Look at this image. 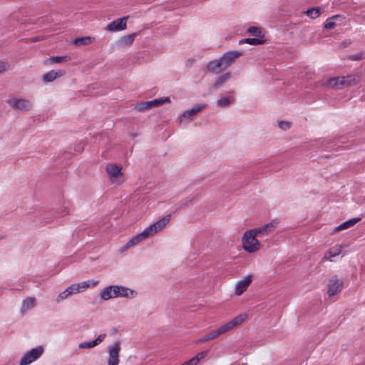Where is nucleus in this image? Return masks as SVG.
Instances as JSON below:
<instances>
[{
    "instance_id": "nucleus-1",
    "label": "nucleus",
    "mask_w": 365,
    "mask_h": 365,
    "mask_svg": "<svg viewBox=\"0 0 365 365\" xmlns=\"http://www.w3.org/2000/svg\"><path fill=\"white\" fill-rule=\"evenodd\" d=\"M279 223V220L273 219L262 226L246 230L242 236V249L250 254L259 251L262 245L257 238L267 236L276 229Z\"/></svg>"
},
{
    "instance_id": "nucleus-2",
    "label": "nucleus",
    "mask_w": 365,
    "mask_h": 365,
    "mask_svg": "<svg viewBox=\"0 0 365 365\" xmlns=\"http://www.w3.org/2000/svg\"><path fill=\"white\" fill-rule=\"evenodd\" d=\"M170 215H166L160 219L155 223L150 225L144 229L140 233L133 236L130 238L127 243L120 249V252H126L132 247L139 245L143 241L153 237L160 231H161L170 222Z\"/></svg>"
},
{
    "instance_id": "nucleus-3",
    "label": "nucleus",
    "mask_w": 365,
    "mask_h": 365,
    "mask_svg": "<svg viewBox=\"0 0 365 365\" xmlns=\"http://www.w3.org/2000/svg\"><path fill=\"white\" fill-rule=\"evenodd\" d=\"M247 314H240L231 321L220 326L216 329L210 331L205 336L198 339V343H204L215 339L218 338L220 336L223 335L240 326L247 319Z\"/></svg>"
},
{
    "instance_id": "nucleus-4",
    "label": "nucleus",
    "mask_w": 365,
    "mask_h": 365,
    "mask_svg": "<svg viewBox=\"0 0 365 365\" xmlns=\"http://www.w3.org/2000/svg\"><path fill=\"white\" fill-rule=\"evenodd\" d=\"M359 76L350 75L347 76L326 78L321 81V86L328 88L341 89L344 87L355 85L359 81Z\"/></svg>"
},
{
    "instance_id": "nucleus-5",
    "label": "nucleus",
    "mask_w": 365,
    "mask_h": 365,
    "mask_svg": "<svg viewBox=\"0 0 365 365\" xmlns=\"http://www.w3.org/2000/svg\"><path fill=\"white\" fill-rule=\"evenodd\" d=\"M120 165L109 163L106 167V174L112 185L120 186L125 182V177Z\"/></svg>"
},
{
    "instance_id": "nucleus-6",
    "label": "nucleus",
    "mask_w": 365,
    "mask_h": 365,
    "mask_svg": "<svg viewBox=\"0 0 365 365\" xmlns=\"http://www.w3.org/2000/svg\"><path fill=\"white\" fill-rule=\"evenodd\" d=\"M6 103L15 110L25 113L32 110V101L26 98H11L6 101Z\"/></svg>"
},
{
    "instance_id": "nucleus-7",
    "label": "nucleus",
    "mask_w": 365,
    "mask_h": 365,
    "mask_svg": "<svg viewBox=\"0 0 365 365\" xmlns=\"http://www.w3.org/2000/svg\"><path fill=\"white\" fill-rule=\"evenodd\" d=\"M44 352L43 346H37L26 351L21 358L19 365H29L38 359Z\"/></svg>"
},
{
    "instance_id": "nucleus-8",
    "label": "nucleus",
    "mask_w": 365,
    "mask_h": 365,
    "mask_svg": "<svg viewBox=\"0 0 365 365\" xmlns=\"http://www.w3.org/2000/svg\"><path fill=\"white\" fill-rule=\"evenodd\" d=\"M121 350L120 342L115 341L108 346V358L107 365H118L120 363V352Z\"/></svg>"
},
{
    "instance_id": "nucleus-9",
    "label": "nucleus",
    "mask_w": 365,
    "mask_h": 365,
    "mask_svg": "<svg viewBox=\"0 0 365 365\" xmlns=\"http://www.w3.org/2000/svg\"><path fill=\"white\" fill-rule=\"evenodd\" d=\"M170 102V99L169 97H161L150 101L142 102L138 104L136 109L139 111H147L153 108L159 107Z\"/></svg>"
},
{
    "instance_id": "nucleus-10",
    "label": "nucleus",
    "mask_w": 365,
    "mask_h": 365,
    "mask_svg": "<svg viewBox=\"0 0 365 365\" xmlns=\"http://www.w3.org/2000/svg\"><path fill=\"white\" fill-rule=\"evenodd\" d=\"M343 280L336 276L331 277L327 284V294L329 297H334L339 294L343 289Z\"/></svg>"
},
{
    "instance_id": "nucleus-11",
    "label": "nucleus",
    "mask_w": 365,
    "mask_h": 365,
    "mask_svg": "<svg viewBox=\"0 0 365 365\" xmlns=\"http://www.w3.org/2000/svg\"><path fill=\"white\" fill-rule=\"evenodd\" d=\"M205 108V105L196 104L190 110H185L179 117V123L180 124L187 123L191 121L193 118Z\"/></svg>"
},
{
    "instance_id": "nucleus-12",
    "label": "nucleus",
    "mask_w": 365,
    "mask_h": 365,
    "mask_svg": "<svg viewBox=\"0 0 365 365\" xmlns=\"http://www.w3.org/2000/svg\"><path fill=\"white\" fill-rule=\"evenodd\" d=\"M79 293H81V292L78 284L76 283L71 284L70 286L66 287L65 290L61 292L58 294L56 299V302L58 304L61 303L63 301L66 300V299Z\"/></svg>"
},
{
    "instance_id": "nucleus-13",
    "label": "nucleus",
    "mask_w": 365,
    "mask_h": 365,
    "mask_svg": "<svg viewBox=\"0 0 365 365\" xmlns=\"http://www.w3.org/2000/svg\"><path fill=\"white\" fill-rule=\"evenodd\" d=\"M128 19V16H124L110 22L106 26V30L110 32L125 30L127 26Z\"/></svg>"
},
{
    "instance_id": "nucleus-14",
    "label": "nucleus",
    "mask_w": 365,
    "mask_h": 365,
    "mask_svg": "<svg viewBox=\"0 0 365 365\" xmlns=\"http://www.w3.org/2000/svg\"><path fill=\"white\" fill-rule=\"evenodd\" d=\"M252 279V276L250 274L238 280L235 284V294L240 296L251 284Z\"/></svg>"
},
{
    "instance_id": "nucleus-15",
    "label": "nucleus",
    "mask_w": 365,
    "mask_h": 365,
    "mask_svg": "<svg viewBox=\"0 0 365 365\" xmlns=\"http://www.w3.org/2000/svg\"><path fill=\"white\" fill-rule=\"evenodd\" d=\"M240 55V52L230 51L225 53L220 58H219L224 70L229 67L234 62L235 59L238 58Z\"/></svg>"
},
{
    "instance_id": "nucleus-16",
    "label": "nucleus",
    "mask_w": 365,
    "mask_h": 365,
    "mask_svg": "<svg viewBox=\"0 0 365 365\" xmlns=\"http://www.w3.org/2000/svg\"><path fill=\"white\" fill-rule=\"evenodd\" d=\"M343 248L344 247L341 245H336L331 247L325 252L322 261L329 260L334 262V258L339 256L342 252Z\"/></svg>"
},
{
    "instance_id": "nucleus-17",
    "label": "nucleus",
    "mask_w": 365,
    "mask_h": 365,
    "mask_svg": "<svg viewBox=\"0 0 365 365\" xmlns=\"http://www.w3.org/2000/svg\"><path fill=\"white\" fill-rule=\"evenodd\" d=\"M116 294V286L110 285L101 290L99 297L101 300L108 301L113 298H117Z\"/></svg>"
},
{
    "instance_id": "nucleus-18",
    "label": "nucleus",
    "mask_w": 365,
    "mask_h": 365,
    "mask_svg": "<svg viewBox=\"0 0 365 365\" xmlns=\"http://www.w3.org/2000/svg\"><path fill=\"white\" fill-rule=\"evenodd\" d=\"M115 286L117 298L125 297L127 299H133L137 296V292L132 289L121 285Z\"/></svg>"
},
{
    "instance_id": "nucleus-19",
    "label": "nucleus",
    "mask_w": 365,
    "mask_h": 365,
    "mask_svg": "<svg viewBox=\"0 0 365 365\" xmlns=\"http://www.w3.org/2000/svg\"><path fill=\"white\" fill-rule=\"evenodd\" d=\"M106 337V334H101L96 339L91 341H82L78 344V349H91L101 344Z\"/></svg>"
},
{
    "instance_id": "nucleus-20",
    "label": "nucleus",
    "mask_w": 365,
    "mask_h": 365,
    "mask_svg": "<svg viewBox=\"0 0 365 365\" xmlns=\"http://www.w3.org/2000/svg\"><path fill=\"white\" fill-rule=\"evenodd\" d=\"M36 305V300L35 297H29L22 301L20 312L22 314L27 312L28 311L34 308Z\"/></svg>"
},
{
    "instance_id": "nucleus-21",
    "label": "nucleus",
    "mask_w": 365,
    "mask_h": 365,
    "mask_svg": "<svg viewBox=\"0 0 365 365\" xmlns=\"http://www.w3.org/2000/svg\"><path fill=\"white\" fill-rule=\"evenodd\" d=\"M66 72L63 70L51 71L43 76V80L45 82H52L58 77L63 76Z\"/></svg>"
},
{
    "instance_id": "nucleus-22",
    "label": "nucleus",
    "mask_w": 365,
    "mask_h": 365,
    "mask_svg": "<svg viewBox=\"0 0 365 365\" xmlns=\"http://www.w3.org/2000/svg\"><path fill=\"white\" fill-rule=\"evenodd\" d=\"M360 220H361V217H354V218L350 219V220L340 224L337 227H336L334 228V232H339L341 230H344L350 228V227H353L354 225H355Z\"/></svg>"
},
{
    "instance_id": "nucleus-23",
    "label": "nucleus",
    "mask_w": 365,
    "mask_h": 365,
    "mask_svg": "<svg viewBox=\"0 0 365 365\" xmlns=\"http://www.w3.org/2000/svg\"><path fill=\"white\" fill-rule=\"evenodd\" d=\"M345 18L341 15L332 16L327 20L326 23L324 25V27L327 29H332L338 25V24L334 20L341 22Z\"/></svg>"
},
{
    "instance_id": "nucleus-24",
    "label": "nucleus",
    "mask_w": 365,
    "mask_h": 365,
    "mask_svg": "<svg viewBox=\"0 0 365 365\" xmlns=\"http://www.w3.org/2000/svg\"><path fill=\"white\" fill-rule=\"evenodd\" d=\"M135 36L136 34H131L124 36L118 40V44L120 46H130L133 43Z\"/></svg>"
},
{
    "instance_id": "nucleus-25",
    "label": "nucleus",
    "mask_w": 365,
    "mask_h": 365,
    "mask_svg": "<svg viewBox=\"0 0 365 365\" xmlns=\"http://www.w3.org/2000/svg\"><path fill=\"white\" fill-rule=\"evenodd\" d=\"M231 78V73L227 72L220 77H218L212 85L214 89H218L222 86L230 78Z\"/></svg>"
},
{
    "instance_id": "nucleus-26",
    "label": "nucleus",
    "mask_w": 365,
    "mask_h": 365,
    "mask_svg": "<svg viewBox=\"0 0 365 365\" xmlns=\"http://www.w3.org/2000/svg\"><path fill=\"white\" fill-rule=\"evenodd\" d=\"M207 69L215 73H219L224 70L219 59L210 61L207 65Z\"/></svg>"
},
{
    "instance_id": "nucleus-27",
    "label": "nucleus",
    "mask_w": 365,
    "mask_h": 365,
    "mask_svg": "<svg viewBox=\"0 0 365 365\" xmlns=\"http://www.w3.org/2000/svg\"><path fill=\"white\" fill-rule=\"evenodd\" d=\"M78 286L81 292H84L86 289L90 287H95L98 285V281L95 280H88L83 281L79 283H76Z\"/></svg>"
},
{
    "instance_id": "nucleus-28",
    "label": "nucleus",
    "mask_w": 365,
    "mask_h": 365,
    "mask_svg": "<svg viewBox=\"0 0 365 365\" xmlns=\"http://www.w3.org/2000/svg\"><path fill=\"white\" fill-rule=\"evenodd\" d=\"M95 41V38L91 36H84L77 38L73 41V43L76 46L89 45Z\"/></svg>"
},
{
    "instance_id": "nucleus-29",
    "label": "nucleus",
    "mask_w": 365,
    "mask_h": 365,
    "mask_svg": "<svg viewBox=\"0 0 365 365\" xmlns=\"http://www.w3.org/2000/svg\"><path fill=\"white\" fill-rule=\"evenodd\" d=\"M322 13V9L319 7H314L307 10L304 14L312 19L318 18Z\"/></svg>"
},
{
    "instance_id": "nucleus-30",
    "label": "nucleus",
    "mask_w": 365,
    "mask_h": 365,
    "mask_svg": "<svg viewBox=\"0 0 365 365\" xmlns=\"http://www.w3.org/2000/svg\"><path fill=\"white\" fill-rule=\"evenodd\" d=\"M69 60H70L69 56H64L50 57L49 58L47 59L46 61L48 62L49 63H61L63 62H67Z\"/></svg>"
},
{
    "instance_id": "nucleus-31",
    "label": "nucleus",
    "mask_w": 365,
    "mask_h": 365,
    "mask_svg": "<svg viewBox=\"0 0 365 365\" xmlns=\"http://www.w3.org/2000/svg\"><path fill=\"white\" fill-rule=\"evenodd\" d=\"M207 353H208L207 351H200L195 356H194L191 359H190V361L193 365H197L200 362V360H202L206 357V356L207 355Z\"/></svg>"
},
{
    "instance_id": "nucleus-32",
    "label": "nucleus",
    "mask_w": 365,
    "mask_h": 365,
    "mask_svg": "<svg viewBox=\"0 0 365 365\" xmlns=\"http://www.w3.org/2000/svg\"><path fill=\"white\" fill-rule=\"evenodd\" d=\"M232 100L228 97H222L217 101V106L220 108H227L231 104Z\"/></svg>"
},
{
    "instance_id": "nucleus-33",
    "label": "nucleus",
    "mask_w": 365,
    "mask_h": 365,
    "mask_svg": "<svg viewBox=\"0 0 365 365\" xmlns=\"http://www.w3.org/2000/svg\"><path fill=\"white\" fill-rule=\"evenodd\" d=\"M248 32L251 35L257 36V37L263 36L262 29L259 27H257V26H250L248 29Z\"/></svg>"
},
{
    "instance_id": "nucleus-34",
    "label": "nucleus",
    "mask_w": 365,
    "mask_h": 365,
    "mask_svg": "<svg viewBox=\"0 0 365 365\" xmlns=\"http://www.w3.org/2000/svg\"><path fill=\"white\" fill-rule=\"evenodd\" d=\"M264 42L263 40L257 38H246L244 41H241L240 43H246L250 45H259L262 44Z\"/></svg>"
},
{
    "instance_id": "nucleus-35",
    "label": "nucleus",
    "mask_w": 365,
    "mask_h": 365,
    "mask_svg": "<svg viewBox=\"0 0 365 365\" xmlns=\"http://www.w3.org/2000/svg\"><path fill=\"white\" fill-rule=\"evenodd\" d=\"M292 123L289 121L282 120L278 123V126L283 130H287L291 128Z\"/></svg>"
},
{
    "instance_id": "nucleus-36",
    "label": "nucleus",
    "mask_w": 365,
    "mask_h": 365,
    "mask_svg": "<svg viewBox=\"0 0 365 365\" xmlns=\"http://www.w3.org/2000/svg\"><path fill=\"white\" fill-rule=\"evenodd\" d=\"M9 68V64L5 61H0V73L7 71Z\"/></svg>"
},
{
    "instance_id": "nucleus-37",
    "label": "nucleus",
    "mask_w": 365,
    "mask_h": 365,
    "mask_svg": "<svg viewBox=\"0 0 365 365\" xmlns=\"http://www.w3.org/2000/svg\"><path fill=\"white\" fill-rule=\"evenodd\" d=\"M362 58H363V53H362L354 54V55H351V56H349V59L353 60V61L361 60Z\"/></svg>"
},
{
    "instance_id": "nucleus-38",
    "label": "nucleus",
    "mask_w": 365,
    "mask_h": 365,
    "mask_svg": "<svg viewBox=\"0 0 365 365\" xmlns=\"http://www.w3.org/2000/svg\"><path fill=\"white\" fill-rule=\"evenodd\" d=\"M181 365H193V364H192L190 361V360H189V361H186V362L183 363V364H181Z\"/></svg>"
},
{
    "instance_id": "nucleus-39",
    "label": "nucleus",
    "mask_w": 365,
    "mask_h": 365,
    "mask_svg": "<svg viewBox=\"0 0 365 365\" xmlns=\"http://www.w3.org/2000/svg\"><path fill=\"white\" fill-rule=\"evenodd\" d=\"M63 212H64L65 214H68V210L67 208H65Z\"/></svg>"
}]
</instances>
